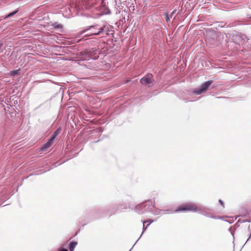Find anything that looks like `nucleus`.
Listing matches in <instances>:
<instances>
[{
  "mask_svg": "<svg viewBox=\"0 0 251 251\" xmlns=\"http://www.w3.org/2000/svg\"><path fill=\"white\" fill-rule=\"evenodd\" d=\"M112 27L108 24H104L102 25H94L88 26L85 27L83 30L80 31L79 34L81 35L84 33L91 30V32L86 35L85 36L89 37L93 35H109L112 34L113 30H112Z\"/></svg>",
  "mask_w": 251,
  "mask_h": 251,
  "instance_id": "1",
  "label": "nucleus"
},
{
  "mask_svg": "<svg viewBox=\"0 0 251 251\" xmlns=\"http://www.w3.org/2000/svg\"><path fill=\"white\" fill-rule=\"evenodd\" d=\"M100 53V51L99 49L93 48L80 52L78 58L81 61L96 60L99 58Z\"/></svg>",
  "mask_w": 251,
  "mask_h": 251,
  "instance_id": "2",
  "label": "nucleus"
},
{
  "mask_svg": "<svg viewBox=\"0 0 251 251\" xmlns=\"http://www.w3.org/2000/svg\"><path fill=\"white\" fill-rule=\"evenodd\" d=\"M153 207L152 201L149 200L137 204L134 208V211L139 214H144L150 213Z\"/></svg>",
  "mask_w": 251,
  "mask_h": 251,
  "instance_id": "3",
  "label": "nucleus"
},
{
  "mask_svg": "<svg viewBox=\"0 0 251 251\" xmlns=\"http://www.w3.org/2000/svg\"><path fill=\"white\" fill-rule=\"evenodd\" d=\"M199 207L197 205L193 202H187L179 205L177 208L175 210L176 212H179L182 211H192L197 212Z\"/></svg>",
  "mask_w": 251,
  "mask_h": 251,
  "instance_id": "4",
  "label": "nucleus"
},
{
  "mask_svg": "<svg viewBox=\"0 0 251 251\" xmlns=\"http://www.w3.org/2000/svg\"><path fill=\"white\" fill-rule=\"evenodd\" d=\"M213 81L209 80L202 83L199 87L194 89L193 93L196 95H199L205 93L212 84Z\"/></svg>",
  "mask_w": 251,
  "mask_h": 251,
  "instance_id": "5",
  "label": "nucleus"
},
{
  "mask_svg": "<svg viewBox=\"0 0 251 251\" xmlns=\"http://www.w3.org/2000/svg\"><path fill=\"white\" fill-rule=\"evenodd\" d=\"M118 207V205H116L115 203H113L110 204L106 209H102L101 211L102 212L106 211L107 216L110 217L120 212Z\"/></svg>",
  "mask_w": 251,
  "mask_h": 251,
  "instance_id": "6",
  "label": "nucleus"
},
{
  "mask_svg": "<svg viewBox=\"0 0 251 251\" xmlns=\"http://www.w3.org/2000/svg\"><path fill=\"white\" fill-rule=\"evenodd\" d=\"M209 209L206 207H200L198 208V212L200 214L206 217L214 219H219L220 217L219 216H214L212 213L208 212L207 210Z\"/></svg>",
  "mask_w": 251,
  "mask_h": 251,
  "instance_id": "7",
  "label": "nucleus"
},
{
  "mask_svg": "<svg viewBox=\"0 0 251 251\" xmlns=\"http://www.w3.org/2000/svg\"><path fill=\"white\" fill-rule=\"evenodd\" d=\"M152 75L151 74H149L140 79V82L143 85H148L152 82L151 77Z\"/></svg>",
  "mask_w": 251,
  "mask_h": 251,
  "instance_id": "8",
  "label": "nucleus"
},
{
  "mask_svg": "<svg viewBox=\"0 0 251 251\" xmlns=\"http://www.w3.org/2000/svg\"><path fill=\"white\" fill-rule=\"evenodd\" d=\"M100 16H102L103 15L110 14V10L103 3V2L101 3V6L100 8Z\"/></svg>",
  "mask_w": 251,
  "mask_h": 251,
  "instance_id": "9",
  "label": "nucleus"
},
{
  "mask_svg": "<svg viewBox=\"0 0 251 251\" xmlns=\"http://www.w3.org/2000/svg\"><path fill=\"white\" fill-rule=\"evenodd\" d=\"M241 33L236 32L232 34V40L236 44H240V42L242 41Z\"/></svg>",
  "mask_w": 251,
  "mask_h": 251,
  "instance_id": "10",
  "label": "nucleus"
},
{
  "mask_svg": "<svg viewBox=\"0 0 251 251\" xmlns=\"http://www.w3.org/2000/svg\"><path fill=\"white\" fill-rule=\"evenodd\" d=\"M77 242L75 241H72L70 242L68 245V248L69 249V251H74L75 248L77 245Z\"/></svg>",
  "mask_w": 251,
  "mask_h": 251,
  "instance_id": "11",
  "label": "nucleus"
},
{
  "mask_svg": "<svg viewBox=\"0 0 251 251\" xmlns=\"http://www.w3.org/2000/svg\"><path fill=\"white\" fill-rule=\"evenodd\" d=\"M152 202H153V203L154 204V201H152ZM163 211V210L158 209L157 208H156V207H155L153 205V207L152 209H151V211H150V213H151V214H152L153 215H158L160 213L161 211Z\"/></svg>",
  "mask_w": 251,
  "mask_h": 251,
  "instance_id": "12",
  "label": "nucleus"
},
{
  "mask_svg": "<svg viewBox=\"0 0 251 251\" xmlns=\"http://www.w3.org/2000/svg\"><path fill=\"white\" fill-rule=\"evenodd\" d=\"M52 26L53 28L55 29L59 30L60 31H61L63 29V25L62 24H58L57 23H54L52 24Z\"/></svg>",
  "mask_w": 251,
  "mask_h": 251,
  "instance_id": "13",
  "label": "nucleus"
},
{
  "mask_svg": "<svg viewBox=\"0 0 251 251\" xmlns=\"http://www.w3.org/2000/svg\"><path fill=\"white\" fill-rule=\"evenodd\" d=\"M51 146V145L47 142L41 147V150L43 151H46Z\"/></svg>",
  "mask_w": 251,
  "mask_h": 251,
  "instance_id": "14",
  "label": "nucleus"
},
{
  "mask_svg": "<svg viewBox=\"0 0 251 251\" xmlns=\"http://www.w3.org/2000/svg\"><path fill=\"white\" fill-rule=\"evenodd\" d=\"M145 222H143V231H142V233H141V234L140 236V237L138 238V239L137 240V241H136V242L135 243V244L133 245V246H132V248L129 250V251H131V250L133 248V247L135 246V245L136 244V243L138 241V240L140 239V238H141V236H142V234H143L144 232H145V231L146 230V229H147V228L148 226H148V225H147L146 226H145Z\"/></svg>",
  "mask_w": 251,
  "mask_h": 251,
  "instance_id": "15",
  "label": "nucleus"
},
{
  "mask_svg": "<svg viewBox=\"0 0 251 251\" xmlns=\"http://www.w3.org/2000/svg\"><path fill=\"white\" fill-rule=\"evenodd\" d=\"M62 130V128L61 127H59L53 133L52 135L54 136L55 137H56L60 133Z\"/></svg>",
  "mask_w": 251,
  "mask_h": 251,
  "instance_id": "16",
  "label": "nucleus"
},
{
  "mask_svg": "<svg viewBox=\"0 0 251 251\" xmlns=\"http://www.w3.org/2000/svg\"><path fill=\"white\" fill-rule=\"evenodd\" d=\"M162 211L163 212V214H164L176 213V212L175 211V210H173L171 209H167L163 210Z\"/></svg>",
  "mask_w": 251,
  "mask_h": 251,
  "instance_id": "17",
  "label": "nucleus"
},
{
  "mask_svg": "<svg viewBox=\"0 0 251 251\" xmlns=\"http://www.w3.org/2000/svg\"><path fill=\"white\" fill-rule=\"evenodd\" d=\"M116 205H118V209H119V211H121L122 209H125L126 208V207H124L123 204L121 202H116L115 203Z\"/></svg>",
  "mask_w": 251,
  "mask_h": 251,
  "instance_id": "18",
  "label": "nucleus"
},
{
  "mask_svg": "<svg viewBox=\"0 0 251 251\" xmlns=\"http://www.w3.org/2000/svg\"><path fill=\"white\" fill-rule=\"evenodd\" d=\"M20 69H18V70H14L13 71H12L11 72H10V74L11 75H18L19 73H20Z\"/></svg>",
  "mask_w": 251,
  "mask_h": 251,
  "instance_id": "19",
  "label": "nucleus"
},
{
  "mask_svg": "<svg viewBox=\"0 0 251 251\" xmlns=\"http://www.w3.org/2000/svg\"><path fill=\"white\" fill-rule=\"evenodd\" d=\"M56 137H55L54 136L51 135V137L50 138V139L48 140V142L50 143L51 145L53 143V142L55 140Z\"/></svg>",
  "mask_w": 251,
  "mask_h": 251,
  "instance_id": "20",
  "label": "nucleus"
},
{
  "mask_svg": "<svg viewBox=\"0 0 251 251\" xmlns=\"http://www.w3.org/2000/svg\"><path fill=\"white\" fill-rule=\"evenodd\" d=\"M240 35L241 36L242 41H245L249 40V38H248L247 36L245 34H243L242 33H241V35Z\"/></svg>",
  "mask_w": 251,
  "mask_h": 251,
  "instance_id": "21",
  "label": "nucleus"
},
{
  "mask_svg": "<svg viewBox=\"0 0 251 251\" xmlns=\"http://www.w3.org/2000/svg\"><path fill=\"white\" fill-rule=\"evenodd\" d=\"M153 221H154L153 220H152L151 219H148V220H147V221H146L145 222V223H148L149 224H148V226H150V225L152 223H153Z\"/></svg>",
  "mask_w": 251,
  "mask_h": 251,
  "instance_id": "22",
  "label": "nucleus"
},
{
  "mask_svg": "<svg viewBox=\"0 0 251 251\" xmlns=\"http://www.w3.org/2000/svg\"><path fill=\"white\" fill-rule=\"evenodd\" d=\"M58 251H69L67 249L64 248H59Z\"/></svg>",
  "mask_w": 251,
  "mask_h": 251,
  "instance_id": "23",
  "label": "nucleus"
},
{
  "mask_svg": "<svg viewBox=\"0 0 251 251\" xmlns=\"http://www.w3.org/2000/svg\"><path fill=\"white\" fill-rule=\"evenodd\" d=\"M165 19L167 22H169L170 21L171 19L173 18V17H165Z\"/></svg>",
  "mask_w": 251,
  "mask_h": 251,
  "instance_id": "24",
  "label": "nucleus"
},
{
  "mask_svg": "<svg viewBox=\"0 0 251 251\" xmlns=\"http://www.w3.org/2000/svg\"><path fill=\"white\" fill-rule=\"evenodd\" d=\"M247 22V23L245 24L246 25H251V17H249V19Z\"/></svg>",
  "mask_w": 251,
  "mask_h": 251,
  "instance_id": "25",
  "label": "nucleus"
},
{
  "mask_svg": "<svg viewBox=\"0 0 251 251\" xmlns=\"http://www.w3.org/2000/svg\"><path fill=\"white\" fill-rule=\"evenodd\" d=\"M219 203H220V204H221V205L223 207H224V201H223L222 200L219 199Z\"/></svg>",
  "mask_w": 251,
  "mask_h": 251,
  "instance_id": "26",
  "label": "nucleus"
},
{
  "mask_svg": "<svg viewBox=\"0 0 251 251\" xmlns=\"http://www.w3.org/2000/svg\"><path fill=\"white\" fill-rule=\"evenodd\" d=\"M17 11H15L14 12H11V13L8 14L7 16H13L17 13Z\"/></svg>",
  "mask_w": 251,
  "mask_h": 251,
  "instance_id": "27",
  "label": "nucleus"
},
{
  "mask_svg": "<svg viewBox=\"0 0 251 251\" xmlns=\"http://www.w3.org/2000/svg\"><path fill=\"white\" fill-rule=\"evenodd\" d=\"M251 232H250V234H249V236L248 238L247 239V241H246V242H245V243L244 244V246H245V244L247 243V242H248V241L251 239Z\"/></svg>",
  "mask_w": 251,
  "mask_h": 251,
  "instance_id": "28",
  "label": "nucleus"
},
{
  "mask_svg": "<svg viewBox=\"0 0 251 251\" xmlns=\"http://www.w3.org/2000/svg\"><path fill=\"white\" fill-rule=\"evenodd\" d=\"M231 228H229V230L230 231V232H231L232 235L233 236V238H234L233 233L231 231Z\"/></svg>",
  "mask_w": 251,
  "mask_h": 251,
  "instance_id": "29",
  "label": "nucleus"
},
{
  "mask_svg": "<svg viewBox=\"0 0 251 251\" xmlns=\"http://www.w3.org/2000/svg\"><path fill=\"white\" fill-rule=\"evenodd\" d=\"M3 44L2 43H0V51L1 50V47L3 46Z\"/></svg>",
  "mask_w": 251,
  "mask_h": 251,
  "instance_id": "30",
  "label": "nucleus"
},
{
  "mask_svg": "<svg viewBox=\"0 0 251 251\" xmlns=\"http://www.w3.org/2000/svg\"><path fill=\"white\" fill-rule=\"evenodd\" d=\"M99 141V140L95 141H94L93 143H96L98 142Z\"/></svg>",
  "mask_w": 251,
  "mask_h": 251,
  "instance_id": "31",
  "label": "nucleus"
},
{
  "mask_svg": "<svg viewBox=\"0 0 251 251\" xmlns=\"http://www.w3.org/2000/svg\"><path fill=\"white\" fill-rule=\"evenodd\" d=\"M175 13V11H173V12L172 13V15L173 14H174Z\"/></svg>",
  "mask_w": 251,
  "mask_h": 251,
  "instance_id": "32",
  "label": "nucleus"
},
{
  "mask_svg": "<svg viewBox=\"0 0 251 251\" xmlns=\"http://www.w3.org/2000/svg\"><path fill=\"white\" fill-rule=\"evenodd\" d=\"M223 97H217V99H220V98H223Z\"/></svg>",
  "mask_w": 251,
  "mask_h": 251,
  "instance_id": "33",
  "label": "nucleus"
},
{
  "mask_svg": "<svg viewBox=\"0 0 251 251\" xmlns=\"http://www.w3.org/2000/svg\"><path fill=\"white\" fill-rule=\"evenodd\" d=\"M248 229H249V230H250V226H249Z\"/></svg>",
  "mask_w": 251,
  "mask_h": 251,
  "instance_id": "34",
  "label": "nucleus"
},
{
  "mask_svg": "<svg viewBox=\"0 0 251 251\" xmlns=\"http://www.w3.org/2000/svg\"><path fill=\"white\" fill-rule=\"evenodd\" d=\"M8 17H9L5 16V17H4V19H6V18H8Z\"/></svg>",
  "mask_w": 251,
  "mask_h": 251,
  "instance_id": "35",
  "label": "nucleus"
},
{
  "mask_svg": "<svg viewBox=\"0 0 251 251\" xmlns=\"http://www.w3.org/2000/svg\"><path fill=\"white\" fill-rule=\"evenodd\" d=\"M129 16H127V20H128V18H129Z\"/></svg>",
  "mask_w": 251,
  "mask_h": 251,
  "instance_id": "36",
  "label": "nucleus"
},
{
  "mask_svg": "<svg viewBox=\"0 0 251 251\" xmlns=\"http://www.w3.org/2000/svg\"><path fill=\"white\" fill-rule=\"evenodd\" d=\"M124 19L125 21H126V17H124Z\"/></svg>",
  "mask_w": 251,
  "mask_h": 251,
  "instance_id": "37",
  "label": "nucleus"
},
{
  "mask_svg": "<svg viewBox=\"0 0 251 251\" xmlns=\"http://www.w3.org/2000/svg\"><path fill=\"white\" fill-rule=\"evenodd\" d=\"M175 18H176V17H174V19H173V20H175Z\"/></svg>",
  "mask_w": 251,
  "mask_h": 251,
  "instance_id": "38",
  "label": "nucleus"
}]
</instances>
